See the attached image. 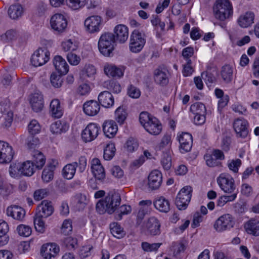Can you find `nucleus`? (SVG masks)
Masks as SVG:
<instances>
[{"mask_svg": "<svg viewBox=\"0 0 259 259\" xmlns=\"http://www.w3.org/2000/svg\"><path fill=\"white\" fill-rule=\"evenodd\" d=\"M120 196L115 191H110L105 198L99 200L96 204V210L100 214L107 212L111 214L120 204Z\"/></svg>", "mask_w": 259, "mask_h": 259, "instance_id": "nucleus-1", "label": "nucleus"}, {"mask_svg": "<svg viewBox=\"0 0 259 259\" xmlns=\"http://www.w3.org/2000/svg\"><path fill=\"white\" fill-rule=\"evenodd\" d=\"M213 13L218 20L224 21L232 17L233 6L229 0H217L213 6Z\"/></svg>", "mask_w": 259, "mask_h": 259, "instance_id": "nucleus-2", "label": "nucleus"}, {"mask_svg": "<svg viewBox=\"0 0 259 259\" xmlns=\"http://www.w3.org/2000/svg\"><path fill=\"white\" fill-rule=\"evenodd\" d=\"M115 35L109 32L103 33L99 39L98 47L100 52L104 56L111 57L115 49Z\"/></svg>", "mask_w": 259, "mask_h": 259, "instance_id": "nucleus-3", "label": "nucleus"}, {"mask_svg": "<svg viewBox=\"0 0 259 259\" xmlns=\"http://www.w3.org/2000/svg\"><path fill=\"white\" fill-rule=\"evenodd\" d=\"M139 121L145 130L153 135H159L162 126L158 120L147 112H142L139 116Z\"/></svg>", "mask_w": 259, "mask_h": 259, "instance_id": "nucleus-4", "label": "nucleus"}, {"mask_svg": "<svg viewBox=\"0 0 259 259\" xmlns=\"http://www.w3.org/2000/svg\"><path fill=\"white\" fill-rule=\"evenodd\" d=\"M192 188L187 186L183 188L178 194L175 204L179 209L185 210L190 202L192 197Z\"/></svg>", "mask_w": 259, "mask_h": 259, "instance_id": "nucleus-5", "label": "nucleus"}, {"mask_svg": "<svg viewBox=\"0 0 259 259\" xmlns=\"http://www.w3.org/2000/svg\"><path fill=\"white\" fill-rule=\"evenodd\" d=\"M234 225V219L232 215L226 213L220 216L215 220L213 227L217 232H223L231 229Z\"/></svg>", "mask_w": 259, "mask_h": 259, "instance_id": "nucleus-6", "label": "nucleus"}, {"mask_svg": "<svg viewBox=\"0 0 259 259\" xmlns=\"http://www.w3.org/2000/svg\"><path fill=\"white\" fill-rule=\"evenodd\" d=\"M145 39L138 30H134L130 36V50L133 53L140 52L145 44Z\"/></svg>", "mask_w": 259, "mask_h": 259, "instance_id": "nucleus-7", "label": "nucleus"}, {"mask_svg": "<svg viewBox=\"0 0 259 259\" xmlns=\"http://www.w3.org/2000/svg\"><path fill=\"white\" fill-rule=\"evenodd\" d=\"M249 123L243 118H238L234 120L233 127L238 138L245 139L249 133Z\"/></svg>", "mask_w": 259, "mask_h": 259, "instance_id": "nucleus-8", "label": "nucleus"}, {"mask_svg": "<svg viewBox=\"0 0 259 259\" xmlns=\"http://www.w3.org/2000/svg\"><path fill=\"white\" fill-rule=\"evenodd\" d=\"M217 182L221 189L226 193H232L235 190L234 180L229 175L221 174L217 179Z\"/></svg>", "mask_w": 259, "mask_h": 259, "instance_id": "nucleus-9", "label": "nucleus"}, {"mask_svg": "<svg viewBox=\"0 0 259 259\" xmlns=\"http://www.w3.org/2000/svg\"><path fill=\"white\" fill-rule=\"evenodd\" d=\"M50 52L46 48H39L32 55L31 62L35 67L46 64L50 59Z\"/></svg>", "mask_w": 259, "mask_h": 259, "instance_id": "nucleus-10", "label": "nucleus"}, {"mask_svg": "<svg viewBox=\"0 0 259 259\" xmlns=\"http://www.w3.org/2000/svg\"><path fill=\"white\" fill-rule=\"evenodd\" d=\"M100 127L95 123H90L82 131L81 136L83 142L87 143L94 140L98 136Z\"/></svg>", "mask_w": 259, "mask_h": 259, "instance_id": "nucleus-11", "label": "nucleus"}, {"mask_svg": "<svg viewBox=\"0 0 259 259\" xmlns=\"http://www.w3.org/2000/svg\"><path fill=\"white\" fill-rule=\"evenodd\" d=\"M15 154L12 146L8 143L0 141V163H8L11 161Z\"/></svg>", "mask_w": 259, "mask_h": 259, "instance_id": "nucleus-12", "label": "nucleus"}, {"mask_svg": "<svg viewBox=\"0 0 259 259\" xmlns=\"http://www.w3.org/2000/svg\"><path fill=\"white\" fill-rule=\"evenodd\" d=\"M102 18L97 15L88 17L84 22L85 30L90 33L98 32L101 29Z\"/></svg>", "mask_w": 259, "mask_h": 259, "instance_id": "nucleus-13", "label": "nucleus"}, {"mask_svg": "<svg viewBox=\"0 0 259 259\" xmlns=\"http://www.w3.org/2000/svg\"><path fill=\"white\" fill-rule=\"evenodd\" d=\"M51 28L58 33L64 32L67 26L65 17L61 14H55L51 18Z\"/></svg>", "mask_w": 259, "mask_h": 259, "instance_id": "nucleus-14", "label": "nucleus"}, {"mask_svg": "<svg viewBox=\"0 0 259 259\" xmlns=\"http://www.w3.org/2000/svg\"><path fill=\"white\" fill-rule=\"evenodd\" d=\"M180 143V151L184 153L190 151L192 146V137L188 133H182L177 136Z\"/></svg>", "mask_w": 259, "mask_h": 259, "instance_id": "nucleus-15", "label": "nucleus"}, {"mask_svg": "<svg viewBox=\"0 0 259 259\" xmlns=\"http://www.w3.org/2000/svg\"><path fill=\"white\" fill-rule=\"evenodd\" d=\"M54 212V207L52 202L48 200H43L38 205L36 215L47 218L51 215Z\"/></svg>", "mask_w": 259, "mask_h": 259, "instance_id": "nucleus-16", "label": "nucleus"}, {"mask_svg": "<svg viewBox=\"0 0 259 259\" xmlns=\"http://www.w3.org/2000/svg\"><path fill=\"white\" fill-rule=\"evenodd\" d=\"M59 250V247L56 244L47 243L41 246L40 253L45 259H51L58 254Z\"/></svg>", "mask_w": 259, "mask_h": 259, "instance_id": "nucleus-17", "label": "nucleus"}, {"mask_svg": "<svg viewBox=\"0 0 259 259\" xmlns=\"http://www.w3.org/2000/svg\"><path fill=\"white\" fill-rule=\"evenodd\" d=\"M254 14L251 11H248L238 17L237 23L241 28H247L254 23Z\"/></svg>", "mask_w": 259, "mask_h": 259, "instance_id": "nucleus-18", "label": "nucleus"}, {"mask_svg": "<svg viewBox=\"0 0 259 259\" xmlns=\"http://www.w3.org/2000/svg\"><path fill=\"white\" fill-rule=\"evenodd\" d=\"M162 182V175L158 170H152L148 176V185L152 190L158 189Z\"/></svg>", "mask_w": 259, "mask_h": 259, "instance_id": "nucleus-19", "label": "nucleus"}, {"mask_svg": "<svg viewBox=\"0 0 259 259\" xmlns=\"http://www.w3.org/2000/svg\"><path fill=\"white\" fill-rule=\"evenodd\" d=\"M91 169L94 177L98 180H102L105 178V171L100 160L97 158L91 161Z\"/></svg>", "mask_w": 259, "mask_h": 259, "instance_id": "nucleus-20", "label": "nucleus"}, {"mask_svg": "<svg viewBox=\"0 0 259 259\" xmlns=\"http://www.w3.org/2000/svg\"><path fill=\"white\" fill-rule=\"evenodd\" d=\"M115 40L119 43H124L128 37V29L125 25L119 24L114 28V33Z\"/></svg>", "mask_w": 259, "mask_h": 259, "instance_id": "nucleus-21", "label": "nucleus"}, {"mask_svg": "<svg viewBox=\"0 0 259 259\" xmlns=\"http://www.w3.org/2000/svg\"><path fill=\"white\" fill-rule=\"evenodd\" d=\"M100 110V105L95 100H90L85 102L83 105L84 113L88 116H95L97 115Z\"/></svg>", "mask_w": 259, "mask_h": 259, "instance_id": "nucleus-22", "label": "nucleus"}, {"mask_svg": "<svg viewBox=\"0 0 259 259\" xmlns=\"http://www.w3.org/2000/svg\"><path fill=\"white\" fill-rule=\"evenodd\" d=\"M245 231L255 236H259V219L251 218L244 225Z\"/></svg>", "mask_w": 259, "mask_h": 259, "instance_id": "nucleus-23", "label": "nucleus"}, {"mask_svg": "<svg viewBox=\"0 0 259 259\" xmlns=\"http://www.w3.org/2000/svg\"><path fill=\"white\" fill-rule=\"evenodd\" d=\"M153 78L156 83L161 86H165L168 83L167 72L165 69H156L153 73Z\"/></svg>", "mask_w": 259, "mask_h": 259, "instance_id": "nucleus-24", "label": "nucleus"}, {"mask_svg": "<svg viewBox=\"0 0 259 259\" xmlns=\"http://www.w3.org/2000/svg\"><path fill=\"white\" fill-rule=\"evenodd\" d=\"M53 64L56 70L61 75H65L69 71V66L61 56H56L53 59Z\"/></svg>", "mask_w": 259, "mask_h": 259, "instance_id": "nucleus-25", "label": "nucleus"}, {"mask_svg": "<svg viewBox=\"0 0 259 259\" xmlns=\"http://www.w3.org/2000/svg\"><path fill=\"white\" fill-rule=\"evenodd\" d=\"M30 103L34 111L38 112L41 111L44 107L43 96L39 93L32 94L30 98Z\"/></svg>", "mask_w": 259, "mask_h": 259, "instance_id": "nucleus-26", "label": "nucleus"}, {"mask_svg": "<svg viewBox=\"0 0 259 259\" xmlns=\"http://www.w3.org/2000/svg\"><path fill=\"white\" fill-rule=\"evenodd\" d=\"M98 101L101 105L105 108L112 107L114 103L113 95L108 91L101 92L98 96Z\"/></svg>", "mask_w": 259, "mask_h": 259, "instance_id": "nucleus-27", "label": "nucleus"}, {"mask_svg": "<svg viewBox=\"0 0 259 259\" xmlns=\"http://www.w3.org/2000/svg\"><path fill=\"white\" fill-rule=\"evenodd\" d=\"M104 71L107 76L115 78L121 77L124 72L122 68L110 64H107L104 66Z\"/></svg>", "mask_w": 259, "mask_h": 259, "instance_id": "nucleus-28", "label": "nucleus"}, {"mask_svg": "<svg viewBox=\"0 0 259 259\" xmlns=\"http://www.w3.org/2000/svg\"><path fill=\"white\" fill-rule=\"evenodd\" d=\"M103 131L106 137L113 138L117 132L118 126L114 120H107L103 124Z\"/></svg>", "mask_w": 259, "mask_h": 259, "instance_id": "nucleus-29", "label": "nucleus"}, {"mask_svg": "<svg viewBox=\"0 0 259 259\" xmlns=\"http://www.w3.org/2000/svg\"><path fill=\"white\" fill-rule=\"evenodd\" d=\"M8 215L12 217L14 219L21 221L25 215L24 209L18 205H12L7 208Z\"/></svg>", "mask_w": 259, "mask_h": 259, "instance_id": "nucleus-30", "label": "nucleus"}, {"mask_svg": "<svg viewBox=\"0 0 259 259\" xmlns=\"http://www.w3.org/2000/svg\"><path fill=\"white\" fill-rule=\"evenodd\" d=\"M146 227L152 235H156L160 233V224L155 217H150L147 221Z\"/></svg>", "mask_w": 259, "mask_h": 259, "instance_id": "nucleus-31", "label": "nucleus"}, {"mask_svg": "<svg viewBox=\"0 0 259 259\" xmlns=\"http://www.w3.org/2000/svg\"><path fill=\"white\" fill-rule=\"evenodd\" d=\"M50 109L53 117L59 118L63 115V108L61 106L60 101L58 99H53L51 101Z\"/></svg>", "mask_w": 259, "mask_h": 259, "instance_id": "nucleus-32", "label": "nucleus"}, {"mask_svg": "<svg viewBox=\"0 0 259 259\" xmlns=\"http://www.w3.org/2000/svg\"><path fill=\"white\" fill-rule=\"evenodd\" d=\"M233 68L230 65L223 66L220 70V75L223 81L226 83L231 82L233 79Z\"/></svg>", "mask_w": 259, "mask_h": 259, "instance_id": "nucleus-33", "label": "nucleus"}, {"mask_svg": "<svg viewBox=\"0 0 259 259\" xmlns=\"http://www.w3.org/2000/svg\"><path fill=\"white\" fill-rule=\"evenodd\" d=\"M155 207L162 212H167L170 210V203L164 197L161 196L155 199L154 202Z\"/></svg>", "mask_w": 259, "mask_h": 259, "instance_id": "nucleus-34", "label": "nucleus"}, {"mask_svg": "<svg viewBox=\"0 0 259 259\" xmlns=\"http://www.w3.org/2000/svg\"><path fill=\"white\" fill-rule=\"evenodd\" d=\"M23 12L22 6L20 4H16L10 6L8 13L11 19L16 20L22 16Z\"/></svg>", "mask_w": 259, "mask_h": 259, "instance_id": "nucleus-35", "label": "nucleus"}, {"mask_svg": "<svg viewBox=\"0 0 259 259\" xmlns=\"http://www.w3.org/2000/svg\"><path fill=\"white\" fill-rule=\"evenodd\" d=\"M61 48L65 52H72L77 50L78 45L77 42L73 39H66L61 42Z\"/></svg>", "mask_w": 259, "mask_h": 259, "instance_id": "nucleus-36", "label": "nucleus"}, {"mask_svg": "<svg viewBox=\"0 0 259 259\" xmlns=\"http://www.w3.org/2000/svg\"><path fill=\"white\" fill-rule=\"evenodd\" d=\"M69 128V125L64 121L58 120L52 123L50 130L53 134H59L66 132Z\"/></svg>", "mask_w": 259, "mask_h": 259, "instance_id": "nucleus-37", "label": "nucleus"}, {"mask_svg": "<svg viewBox=\"0 0 259 259\" xmlns=\"http://www.w3.org/2000/svg\"><path fill=\"white\" fill-rule=\"evenodd\" d=\"M172 144L171 135L170 134H165L161 138L160 142L157 145L158 150H163L165 149V151L168 150H171V146Z\"/></svg>", "mask_w": 259, "mask_h": 259, "instance_id": "nucleus-38", "label": "nucleus"}, {"mask_svg": "<svg viewBox=\"0 0 259 259\" xmlns=\"http://www.w3.org/2000/svg\"><path fill=\"white\" fill-rule=\"evenodd\" d=\"M9 230L8 224L3 220H0V238L3 245L8 243L9 236L8 234Z\"/></svg>", "mask_w": 259, "mask_h": 259, "instance_id": "nucleus-39", "label": "nucleus"}, {"mask_svg": "<svg viewBox=\"0 0 259 259\" xmlns=\"http://www.w3.org/2000/svg\"><path fill=\"white\" fill-rule=\"evenodd\" d=\"M171 150L164 151L162 152L161 158V164L165 170H169L171 167Z\"/></svg>", "mask_w": 259, "mask_h": 259, "instance_id": "nucleus-40", "label": "nucleus"}, {"mask_svg": "<svg viewBox=\"0 0 259 259\" xmlns=\"http://www.w3.org/2000/svg\"><path fill=\"white\" fill-rule=\"evenodd\" d=\"M22 175L25 176H31L34 172L36 167L33 162L28 160L21 163Z\"/></svg>", "mask_w": 259, "mask_h": 259, "instance_id": "nucleus-41", "label": "nucleus"}, {"mask_svg": "<svg viewBox=\"0 0 259 259\" xmlns=\"http://www.w3.org/2000/svg\"><path fill=\"white\" fill-rule=\"evenodd\" d=\"M32 155L36 168H41L46 162V159L43 154L38 150H34L32 152Z\"/></svg>", "mask_w": 259, "mask_h": 259, "instance_id": "nucleus-42", "label": "nucleus"}, {"mask_svg": "<svg viewBox=\"0 0 259 259\" xmlns=\"http://www.w3.org/2000/svg\"><path fill=\"white\" fill-rule=\"evenodd\" d=\"M77 165L76 162H74L65 165L63 169L64 177L67 179H71L75 174Z\"/></svg>", "mask_w": 259, "mask_h": 259, "instance_id": "nucleus-43", "label": "nucleus"}, {"mask_svg": "<svg viewBox=\"0 0 259 259\" xmlns=\"http://www.w3.org/2000/svg\"><path fill=\"white\" fill-rule=\"evenodd\" d=\"M116 151L115 146L114 143H109L106 144L104 149L103 157L106 160H110L115 155Z\"/></svg>", "mask_w": 259, "mask_h": 259, "instance_id": "nucleus-44", "label": "nucleus"}, {"mask_svg": "<svg viewBox=\"0 0 259 259\" xmlns=\"http://www.w3.org/2000/svg\"><path fill=\"white\" fill-rule=\"evenodd\" d=\"M111 233L117 238L123 237L125 233L123 229L117 223H113L110 225Z\"/></svg>", "mask_w": 259, "mask_h": 259, "instance_id": "nucleus-45", "label": "nucleus"}, {"mask_svg": "<svg viewBox=\"0 0 259 259\" xmlns=\"http://www.w3.org/2000/svg\"><path fill=\"white\" fill-rule=\"evenodd\" d=\"M54 166L48 165L43 170L41 178L45 183H48L52 181L54 177Z\"/></svg>", "mask_w": 259, "mask_h": 259, "instance_id": "nucleus-46", "label": "nucleus"}, {"mask_svg": "<svg viewBox=\"0 0 259 259\" xmlns=\"http://www.w3.org/2000/svg\"><path fill=\"white\" fill-rule=\"evenodd\" d=\"M190 111L193 114H206V109L204 104L200 102H196L191 105Z\"/></svg>", "mask_w": 259, "mask_h": 259, "instance_id": "nucleus-47", "label": "nucleus"}, {"mask_svg": "<svg viewBox=\"0 0 259 259\" xmlns=\"http://www.w3.org/2000/svg\"><path fill=\"white\" fill-rule=\"evenodd\" d=\"M42 218H44L35 214L33 220L36 231L40 233H44L46 230L45 223Z\"/></svg>", "mask_w": 259, "mask_h": 259, "instance_id": "nucleus-48", "label": "nucleus"}, {"mask_svg": "<svg viewBox=\"0 0 259 259\" xmlns=\"http://www.w3.org/2000/svg\"><path fill=\"white\" fill-rule=\"evenodd\" d=\"M127 113L125 109L122 106L119 107L115 112V118L116 120L122 124L127 117Z\"/></svg>", "mask_w": 259, "mask_h": 259, "instance_id": "nucleus-49", "label": "nucleus"}, {"mask_svg": "<svg viewBox=\"0 0 259 259\" xmlns=\"http://www.w3.org/2000/svg\"><path fill=\"white\" fill-rule=\"evenodd\" d=\"M9 174L14 178H18L22 175L21 163H13L9 168Z\"/></svg>", "mask_w": 259, "mask_h": 259, "instance_id": "nucleus-50", "label": "nucleus"}, {"mask_svg": "<svg viewBox=\"0 0 259 259\" xmlns=\"http://www.w3.org/2000/svg\"><path fill=\"white\" fill-rule=\"evenodd\" d=\"M124 147L127 152L132 153L138 148L139 143L136 139L130 138L125 143Z\"/></svg>", "mask_w": 259, "mask_h": 259, "instance_id": "nucleus-51", "label": "nucleus"}, {"mask_svg": "<svg viewBox=\"0 0 259 259\" xmlns=\"http://www.w3.org/2000/svg\"><path fill=\"white\" fill-rule=\"evenodd\" d=\"M25 144L29 149H35L39 144V140L35 135L30 134L25 140Z\"/></svg>", "mask_w": 259, "mask_h": 259, "instance_id": "nucleus-52", "label": "nucleus"}, {"mask_svg": "<svg viewBox=\"0 0 259 259\" xmlns=\"http://www.w3.org/2000/svg\"><path fill=\"white\" fill-rule=\"evenodd\" d=\"M236 198V194L233 193L230 195H223L220 197L217 200V206L222 207L228 202L234 201Z\"/></svg>", "mask_w": 259, "mask_h": 259, "instance_id": "nucleus-53", "label": "nucleus"}, {"mask_svg": "<svg viewBox=\"0 0 259 259\" xmlns=\"http://www.w3.org/2000/svg\"><path fill=\"white\" fill-rule=\"evenodd\" d=\"M194 54V50L193 48L191 47H188L184 49L182 52V55L185 62L190 63L192 62L191 58L193 56Z\"/></svg>", "mask_w": 259, "mask_h": 259, "instance_id": "nucleus-54", "label": "nucleus"}, {"mask_svg": "<svg viewBox=\"0 0 259 259\" xmlns=\"http://www.w3.org/2000/svg\"><path fill=\"white\" fill-rule=\"evenodd\" d=\"M67 6L73 10L82 8L85 4V0H66Z\"/></svg>", "mask_w": 259, "mask_h": 259, "instance_id": "nucleus-55", "label": "nucleus"}, {"mask_svg": "<svg viewBox=\"0 0 259 259\" xmlns=\"http://www.w3.org/2000/svg\"><path fill=\"white\" fill-rule=\"evenodd\" d=\"M161 245V243H155L150 244L147 242H144L142 243L141 246L142 249L145 251L152 252L156 251Z\"/></svg>", "mask_w": 259, "mask_h": 259, "instance_id": "nucleus-56", "label": "nucleus"}, {"mask_svg": "<svg viewBox=\"0 0 259 259\" xmlns=\"http://www.w3.org/2000/svg\"><path fill=\"white\" fill-rule=\"evenodd\" d=\"M40 125L36 120H32L28 125V131L29 134L36 135L40 131Z\"/></svg>", "mask_w": 259, "mask_h": 259, "instance_id": "nucleus-57", "label": "nucleus"}, {"mask_svg": "<svg viewBox=\"0 0 259 259\" xmlns=\"http://www.w3.org/2000/svg\"><path fill=\"white\" fill-rule=\"evenodd\" d=\"M17 231L18 234L23 237L29 236L32 232L30 227L25 225H20L17 228Z\"/></svg>", "mask_w": 259, "mask_h": 259, "instance_id": "nucleus-58", "label": "nucleus"}, {"mask_svg": "<svg viewBox=\"0 0 259 259\" xmlns=\"http://www.w3.org/2000/svg\"><path fill=\"white\" fill-rule=\"evenodd\" d=\"M204 158L205 160L207 165L209 167H215L220 165L221 163L214 157L213 155L211 154H206Z\"/></svg>", "mask_w": 259, "mask_h": 259, "instance_id": "nucleus-59", "label": "nucleus"}, {"mask_svg": "<svg viewBox=\"0 0 259 259\" xmlns=\"http://www.w3.org/2000/svg\"><path fill=\"white\" fill-rule=\"evenodd\" d=\"M66 58L69 64L73 66L77 65L81 61L80 56L73 53V52H69L67 55Z\"/></svg>", "mask_w": 259, "mask_h": 259, "instance_id": "nucleus-60", "label": "nucleus"}, {"mask_svg": "<svg viewBox=\"0 0 259 259\" xmlns=\"http://www.w3.org/2000/svg\"><path fill=\"white\" fill-rule=\"evenodd\" d=\"M14 186L10 183H5L3 184L2 188L0 190V194L4 197H7L13 192Z\"/></svg>", "mask_w": 259, "mask_h": 259, "instance_id": "nucleus-61", "label": "nucleus"}, {"mask_svg": "<svg viewBox=\"0 0 259 259\" xmlns=\"http://www.w3.org/2000/svg\"><path fill=\"white\" fill-rule=\"evenodd\" d=\"M241 160L239 159H232L228 162L229 168L234 172L237 173L238 171V168L241 165Z\"/></svg>", "mask_w": 259, "mask_h": 259, "instance_id": "nucleus-62", "label": "nucleus"}, {"mask_svg": "<svg viewBox=\"0 0 259 259\" xmlns=\"http://www.w3.org/2000/svg\"><path fill=\"white\" fill-rule=\"evenodd\" d=\"M72 230V221L69 219L64 220L61 227V233L67 235L69 234Z\"/></svg>", "mask_w": 259, "mask_h": 259, "instance_id": "nucleus-63", "label": "nucleus"}, {"mask_svg": "<svg viewBox=\"0 0 259 259\" xmlns=\"http://www.w3.org/2000/svg\"><path fill=\"white\" fill-rule=\"evenodd\" d=\"M127 94L132 98L138 99L140 97L141 91L138 88L131 84L127 88Z\"/></svg>", "mask_w": 259, "mask_h": 259, "instance_id": "nucleus-64", "label": "nucleus"}]
</instances>
